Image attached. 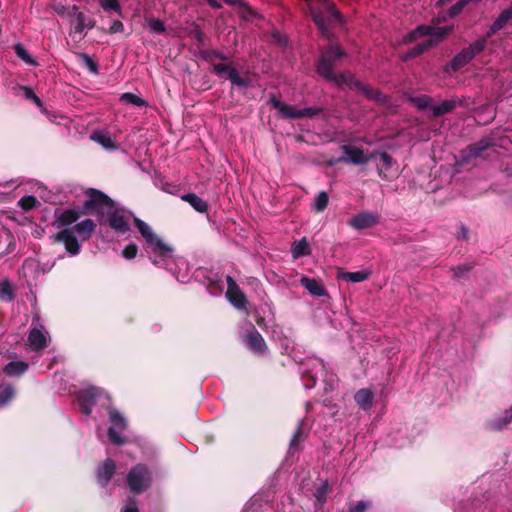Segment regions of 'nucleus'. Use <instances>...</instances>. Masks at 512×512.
<instances>
[{
    "label": "nucleus",
    "mask_w": 512,
    "mask_h": 512,
    "mask_svg": "<svg viewBox=\"0 0 512 512\" xmlns=\"http://www.w3.org/2000/svg\"><path fill=\"white\" fill-rule=\"evenodd\" d=\"M329 41L328 45L320 48L319 56L315 60V71L325 81L341 87L351 73L336 72L335 68L341 64L347 53L337 42H334V39Z\"/></svg>",
    "instance_id": "nucleus-1"
},
{
    "label": "nucleus",
    "mask_w": 512,
    "mask_h": 512,
    "mask_svg": "<svg viewBox=\"0 0 512 512\" xmlns=\"http://www.w3.org/2000/svg\"><path fill=\"white\" fill-rule=\"evenodd\" d=\"M306 5L321 36L327 40H333L335 38L333 28L336 25H345V19L335 3L330 0H307Z\"/></svg>",
    "instance_id": "nucleus-2"
},
{
    "label": "nucleus",
    "mask_w": 512,
    "mask_h": 512,
    "mask_svg": "<svg viewBox=\"0 0 512 512\" xmlns=\"http://www.w3.org/2000/svg\"><path fill=\"white\" fill-rule=\"evenodd\" d=\"M134 224L139 230L141 236L145 239L148 248L159 258H169L174 251L173 247L163 242V240L155 234L149 225L140 218H134Z\"/></svg>",
    "instance_id": "nucleus-3"
},
{
    "label": "nucleus",
    "mask_w": 512,
    "mask_h": 512,
    "mask_svg": "<svg viewBox=\"0 0 512 512\" xmlns=\"http://www.w3.org/2000/svg\"><path fill=\"white\" fill-rule=\"evenodd\" d=\"M151 472L144 464H137L130 469L126 482L130 491L134 494H141L151 486Z\"/></svg>",
    "instance_id": "nucleus-4"
},
{
    "label": "nucleus",
    "mask_w": 512,
    "mask_h": 512,
    "mask_svg": "<svg viewBox=\"0 0 512 512\" xmlns=\"http://www.w3.org/2000/svg\"><path fill=\"white\" fill-rule=\"evenodd\" d=\"M85 195L87 200L82 207L86 215L93 213L103 214L105 208L112 209L115 206L114 200L98 189L89 188L85 191Z\"/></svg>",
    "instance_id": "nucleus-5"
},
{
    "label": "nucleus",
    "mask_w": 512,
    "mask_h": 512,
    "mask_svg": "<svg viewBox=\"0 0 512 512\" xmlns=\"http://www.w3.org/2000/svg\"><path fill=\"white\" fill-rule=\"evenodd\" d=\"M212 72L224 79H229L232 85L247 88L252 86V80L248 76H241L238 70L225 63L212 64Z\"/></svg>",
    "instance_id": "nucleus-6"
},
{
    "label": "nucleus",
    "mask_w": 512,
    "mask_h": 512,
    "mask_svg": "<svg viewBox=\"0 0 512 512\" xmlns=\"http://www.w3.org/2000/svg\"><path fill=\"white\" fill-rule=\"evenodd\" d=\"M109 420L112 426L108 428V438L114 445L120 446L126 443V439L117 431L125 430L127 428V421L124 416L115 408H110L108 411Z\"/></svg>",
    "instance_id": "nucleus-7"
},
{
    "label": "nucleus",
    "mask_w": 512,
    "mask_h": 512,
    "mask_svg": "<svg viewBox=\"0 0 512 512\" xmlns=\"http://www.w3.org/2000/svg\"><path fill=\"white\" fill-rule=\"evenodd\" d=\"M104 395L105 392L101 388L94 386L80 390L77 394L80 411L85 415H90L97 400Z\"/></svg>",
    "instance_id": "nucleus-8"
},
{
    "label": "nucleus",
    "mask_w": 512,
    "mask_h": 512,
    "mask_svg": "<svg viewBox=\"0 0 512 512\" xmlns=\"http://www.w3.org/2000/svg\"><path fill=\"white\" fill-rule=\"evenodd\" d=\"M347 77L348 78L344 80V85L348 86L350 89L360 91L367 99L377 103L386 102V97L378 89L364 84L352 73Z\"/></svg>",
    "instance_id": "nucleus-9"
},
{
    "label": "nucleus",
    "mask_w": 512,
    "mask_h": 512,
    "mask_svg": "<svg viewBox=\"0 0 512 512\" xmlns=\"http://www.w3.org/2000/svg\"><path fill=\"white\" fill-rule=\"evenodd\" d=\"M493 146L492 139L483 138L473 144L468 145L464 150L461 151V162L468 164L472 159L480 158L483 153Z\"/></svg>",
    "instance_id": "nucleus-10"
},
{
    "label": "nucleus",
    "mask_w": 512,
    "mask_h": 512,
    "mask_svg": "<svg viewBox=\"0 0 512 512\" xmlns=\"http://www.w3.org/2000/svg\"><path fill=\"white\" fill-rule=\"evenodd\" d=\"M243 341L249 347V349L259 355H264L267 351V345L263 336L259 331L250 324L243 335Z\"/></svg>",
    "instance_id": "nucleus-11"
},
{
    "label": "nucleus",
    "mask_w": 512,
    "mask_h": 512,
    "mask_svg": "<svg viewBox=\"0 0 512 512\" xmlns=\"http://www.w3.org/2000/svg\"><path fill=\"white\" fill-rule=\"evenodd\" d=\"M227 282V292L226 297L231 302V304L237 309H246L248 300L245 294L242 292L240 287L237 285L236 281L228 275L226 277Z\"/></svg>",
    "instance_id": "nucleus-12"
},
{
    "label": "nucleus",
    "mask_w": 512,
    "mask_h": 512,
    "mask_svg": "<svg viewBox=\"0 0 512 512\" xmlns=\"http://www.w3.org/2000/svg\"><path fill=\"white\" fill-rule=\"evenodd\" d=\"M54 242L63 243L66 252L75 256L80 253L81 246L71 228H64L54 235Z\"/></svg>",
    "instance_id": "nucleus-13"
},
{
    "label": "nucleus",
    "mask_w": 512,
    "mask_h": 512,
    "mask_svg": "<svg viewBox=\"0 0 512 512\" xmlns=\"http://www.w3.org/2000/svg\"><path fill=\"white\" fill-rule=\"evenodd\" d=\"M342 151L345 154V156L339 158V162H349L354 165L366 164L371 158H374L376 156V154L374 153L367 156L364 154L362 148L351 145H343Z\"/></svg>",
    "instance_id": "nucleus-14"
},
{
    "label": "nucleus",
    "mask_w": 512,
    "mask_h": 512,
    "mask_svg": "<svg viewBox=\"0 0 512 512\" xmlns=\"http://www.w3.org/2000/svg\"><path fill=\"white\" fill-rule=\"evenodd\" d=\"M375 154L376 156H379V162L377 164L378 175L385 180H390L396 177L397 169H393L396 162L393 160L392 156L387 152H379Z\"/></svg>",
    "instance_id": "nucleus-15"
},
{
    "label": "nucleus",
    "mask_w": 512,
    "mask_h": 512,
    "mask_svg": "<svg viewBox=\"0 0 512 512\" xmlns=\"http://www.w3.org/2000/svg\"><path fill=\"white\" fill-rule=\"evenodd\" d=\"M379 216L373 212L362 211L353 216L349 221L348 225L357 230H363L371 228L378 224Z\"/></svg>",
    "instance_id": "nucleus-16"
},
{
    "label": "nucleus",
    "mask_w": 512,
    "mask_h": 512,
    "mask_svg": "<svg viewBox=\"0 0 512 512\" xmlns=\"http://www.w3.org/2000/svg\"><path fill=\"white\" fill-rule=\"evenodd\" d=\"M107 223L109 227L116 232L126 233L130 226L123 209H113L107 212Z\"/></svg>",
    "instance_id": "nucleus-17"
},
{
    "label": "nucleus",
    "mask_w": 512,
    "mask_h": 512,
    "mask_svg": "<svg viewBox=\"0 0 512 512\" xmlns=\"http://www.w3.org/2000/svg\"><path fill=\"white\" fill-rule=\"evenodd\" d=\"M472 59L471 53L464 48L445 65L444 72L448 74L458 72Z\"/></svg>",
    "instance_id": "nucleus-18"
},
{
    "label": "nucleus",
    "mask_w": 512,
    "mask_h": 512,
    "mask_svg": "<svg viewBox=\"0 0 512 512\" xmlns=\"http://www.w3.org/2000/svg\"><path fill=\"white\" fill-rule=\"evenodd\" d=\"M116 472L115 461L107 458L97 469V480L102 486H106Z\"/></svg>",
    "instance_id": "nucleus-19"
},
{
    "label": "nucleus",
    "mask_w": 512,
    "mask_h": 512,
    "mask_svg": "<svg viewBox=\"0 0 512 512\" xmlns=\"http://www.w3.org/2000/svg\"><path fill=\"white\" fill-rule=\"evenodd\" d=\"M82 215H86L82 206H75L73 208L63 210L57 216V222L61 226H69L75 223Z\"/></svg>",
    "instance_id": "nucleus-20"
},
{
    "label": "nucleus",
    "mask_w": 512,
    "mask_h": 512,
    "mask_svg": "<svg viewBox=\"0 0 512 512\" xmlns=\"http://www.w3.org/2000/svg\"><path fill=\"white\" fill-rule=\"evenodd\" d=\"M28 345L33 351H41L47 346V338L45 334L38 328H32L27 338Z\"/></svg>",
    "instance_id": "nucleus-21"
},
{
    "label": "nucleus",
    "mask_w": 512,
    "mask_h": 512,
    "mask_svg": "<svg viewBox=\"0 0 512 512\" xmlns=\"http://www.w3.org/2000/svg\"><path fill=\"white\" fill-rule=\"evenodd\" d=\"M512 423V416L509 410H505L504 415L501 418L489 419L485 422L484 427L486 430L491 432H499L504 430L509 424Z\"/></svg>",
    "instance_id": "nucleus-22"
},
{
    "label": "nucleus",
    "mask_w": 512,
    "mask_h": 512,
    "mask_svg": "<svg viewBox=\"0 0 512 512\" xmlns=\"http://www.w3.org/2000/svg\"><path fill=\"white\" fill-rule=\"evenodd\" d=\"M300 283L313 296L321 297L326 295V290L324 286L319 280L315 278L302 276L300 279Z\"/></svg>",
    "instance_id": "nucleus-23"
},
{
    "label": "nucleus",
    "mask_w": 512,
    "mask_h": 512,
    "mask_svg": "<svg viewBox=\"0 0 512 512\" xmlns=\"http://www.w3.org/2000/svg\"><path fill=\"white\" fill-rule=\"evenodd\" d=\"M29 369V364L25 361H11L3 367V373L9 377H19L25 374Z\"/></svg>",
    "instance_id": "nucleus-24"
},
{
    "label": "nucleus",
    "mask_w": 512,
    "mask_h": 512,
    "mask_svg": "<svg viewBox=\"0 0 512 512\" xmlns=\"http://www.w3.org/2000/svg\"><path fill=\"white\" fill-rule=\"evenodd\" d=\"M96 224L92 219H84L79 223H76L73 228H71L74 233H77L83 240H88L93 232L95 231Z\"/></svg>",
    "instance_id": "nucleus-25"
},
{
    "label": "nucleus",
    "mask_w": 512,
    "mask_h": 512,
    "mask_svg": "<svg viewBox=\"0 0 512 512\" xmlns=\"http://www.w3.org/2000/svg\"><path fill=\"white\" fill-rule=\"evenodd\" d=\"M435 42L433 39H427L425 42L419 43L412 48L408 49L407 52L402 57L403 60L407 61L413 58H416L423 53H425L428 49L435 46Z\"/></svg>",
    "instance_id": "nucleus-26"
},
{
    "label": "nucleus",
    "mask_w": 512,
    "mask_h": 512,
    "mask_svg": "<svg viewBox=\"0 0 512 512\" xmlns=\"http://www.w3.org/2000/svg\"><path fill=\"white\" fill-rule=\"evenodd\" d=\"M181 199L187 202L193 209L199 213H205L208 211V203L200 198L195 193H187L181 196Z\"/></svg>",
    "instance_id": "nucleus-27"
},
{
    "label": "nucleus",
    "mask_w": 512,
    "mask_h": 512,
    "mask_svg": "<svg viewBox=\"0 0 512 512\" xmlns=\"http://www.w3.org/2000/svg\"><path fill=\"white\" fill-rule=\"evenodd\" d=\"M96 21L83 12H78L74 22V32L82 33L84 29H92Z\"/></svg>",
    "instance_id": "nucleus-28"
},
{
    "label": "nucleus",
    "mask_w": 512,
    "mask_h": 512,
    "mask_svg": "<svg viewBox=\"0 0 512 512\" xmlns=\"http://www.w3.org/2000/svg\"><path fill=\"white\" fill-rule=\"evenodd\" d=\"M458 105H462V102L456 99L444 100L439 105L432 107L434 117H440L444 114L452 112Z\"/></svg>",
    "instance_id": "nucleus-29"
},
{
    "label": "nucleus",
    "mask_w": 512,
    "mask_h": 512,
    "mask_svg": "<svg viewBox=\"0 0 512 512\" xmlns=\"http://www.w3.org/2000/svg\"><path fill=\"white\" fill-rule=\"evenodd\" d=\"M373 398L374 394L369 389H360L354 395L355 402L363 410H367L372 406Z\"/></svg>",
    "instance_id": "nucleus-30"
},
{
    "label": "nucleus",
    "mask_w": 512,
    "mask_h": 512,
    "mask_svg": "<svg viewBox=\"0 0 512 512\" xmlns=\"http://www.w3.org/2000/svg\"><path fill=\"white\" fill-rule=\"evenodd\" d=\"M90 138L107 150H116L118 148L116 142L107 133L102 131L93 132Z\"/></svg>",
    "instance_id": "nucleus-31"
},
{
    "label": "nucleus",
    "mask_w": 512,
    "mask_h": 512,
    "mask_svg": "<svg viewBox=\"0 0 512 512\" xmlns=\"http://www.w3.org/2000/svg\"><path fill=\"white\" fill-rule=\"evenodd\" d=\"M307 438V433L304 431L302 422H299L297 429L292 435V438L289 443V452L293 453L299 450L300 444L304 442Z\"/></svg>",
    "instance_id": "nucleus-32"
},
{
    "label": "nucleus",
    "mask_w": 512,
    "mask_h": 512,
    "mask_svg": "<svg viewBox=\"0 0 512 512\" xmlns=\"http://www.w3.org/2000/svg\"><path fill=\"white\" fill-rule=\"evenodd\" d=\"M238 14L244 21L247 22H252L255 19L261 18V15L244 0L238 6Z\"/></svg>",
    "instance_id": "nucleus-33"
},
{
    "label": "nucleus",
    "mask_w": 512,
    "mask_h": 512,
    "mask_svg": "<svg viewBox=\"0 0 512 512\" xmlns=\"http://www.w3.org/2000/svg\"><path fill=\"white\" fill-rule=\"evenodd\" d=\"M292 256L297 259L311 254V249L306 238L295 241L291 247Z\"/></svg>",
    "instance_id": "nucleus-34"
},
{
    "label": "nucleus",
    "mask_w": 512,
    "mask_h": 512,
    "mask_svg": "<svg viewBox=\"0 0 512 512\" xmlns=\"http://www.w3.org/2000/svg\"><path fill=\"white\" fill-rule=\"evenodd\" d=\"M511 18L512 16L509 14V12L503 10L491 24L489 31L487 33V37H491L499 30H501L509 22Z\"/></svg>",
    "instance_id": "nucleus-35"
},
{
    "label": "nucleus",
    "mask_w": 512,
    "mask_h": 512,
    "mask_svg": "<svg viewBox=\"0 0 512 512\" xmlns=\"http://www.w3.org/2000/svg\"><path fill=\"white\" fill-rule=\"evenodd\" d=\"M331 491L330 487H329V484H328V481L325 480L323 481L316 489H315V492H314V497H315V507L316 508H321L323 507V505L325 504L326 502V499H327V495L328 493Z\"/></svg>",
    "instance_id": "nucleus-36"
},
{
    "label": "nucleus",
    "mask_w": 512,
    "mask_h": 512,
    "mask_svg": "<svg viewBox=\"0 0 512 512\" xmlns=\"http://www.w3.org/2000/svg\"><path fill=\"white\" fill-rule=\"evenodd\" d=\"M370 272L367 270H359L355 272H341L339 274V278L351 282V283H358L365 281L369 278Z\"/></svg>",
    "instance_id": "nucleus-37"
},
{
    "label": "nucleus",
    "mask_w": 512,
    "mask_h": 512,
    "mask_svg": "<svg viewBox=\"0 0 512 512\" xmlns=\"http://www.w3.org/2000/svg\"><path fill=\"white\" fill-rule=\"evenodd\" d=\"M14 52L18 58H20L26 64L35 66L37 65V61L28 53L25 47L21 43H17L14 45Z\"/></svg>",
    "instance_id": "nucleus-38"
},
{
    "label": "nucleus",
    "mask_w": 512,
    "mask_h": 512,
    "mask_svg": "<svg viewBox=\"0 0 512 512\" xmlns=\"http://www.w3.org/2000/svg\"><path fill=\"white\" fill-rule=\"evenodd\" d=\"M15 395V389L11 384H0V405L8 403Z\"/></svg>",
    "instance_id": "nucleus-39"
},
{
    "label": "nucleus",
    "mask_w": 512,
    "mask_h": 512,
    "mask_svg": "<svg viewBox=\"0 0 512 512\" xmlns=\"http://www.w3.org/2000/svg\"><path fill=\"white\" fill-rule=\"evenodd\" d=\"M120 100L124 103L131 104L138 107H146L147 102L142 98L133 93L127 92L123 93L120 97Z\"/></svg>",
    "instance_id": "nucleus-40"
},
{
    "label": "nucleus",
    "mask_w": 512,
    "mask_h": 512,
    "mask_svg": "<svg viewBox=\"0 0 512 512\" xmlns=\"http://www.w3.org/2000/svg\"><path fill=\"white\" fill-rule=\"evenodd\" d=\"M487 38V35L485 37L479 38L471 45H469V47L465 48L468 52L471 53L472 58L484 51L487 44Z\"/></svg>",
    "instance_id": "nucleus-41"
},
{
    "label": "nucleus",
    "mask_w": 512,
    "mask_h": 512,
    "mask_svg": "<svg viewBox=\"0 0 512 512\" xmlns=\"http://www.w3.org/2000/svg\"><path fill=\"white\" fill-rule=\"evenodd\" d=\"M100 6L105 12L113 11L119 16H123V10L118 0H100Z\"/></svg>",
    "instance_id": "nucleus-42"
},
{
    "label": "nucleus",
    "mask_w": 512,
    "mask_h": 512,
    "mask_svg": "<svg viewBox=\"0 0 512 512\" xmlns=\"http://www.w3.org/2000/svg\"><path fill=\"white\" fill-rule=\"evenodd\" d=\"M200 56L206 62H212L214 59H219L221 61L228 60V57L225 54L215 49L201 51Z\"/></svg>",
    "instance_id": "nucleus-43"
},
{
    "label": "nucleus",
    "mask_w": 512,
    "mask_h": 512,
    "mask_svg": "<svg viewBox=\"0 0 512 512\" xmlns=\"http://www.w3.org/2000/svg\"><path fill=\"white\" fill-rule=\"evenodd\" d=\"M15 298L12 285L8 281L0 283V299L6 302H11Z\"/></svg>",
    "instance_id": "nucleus-44"
},
{
    "label": "nucleus",
    "mask_w": 512,
    "mask_h": 512,
    "mask_svg": "<svg viewBox=\"0 0 512 512\" xmlns=\"http://www.w3.org/2000/svg\"><path fill=\"white\" fill-rule=\"evenodd\" d=\"M18 205L24 210V211H29L37 206L40 205V202L38 201V199L33 196V195H28V196H24L22 197L19 201H18Z\"/></svg>",
    "instance_id": "nucleus-45"
},
{
    "label": "nucleus",
    "mask_w": 512,
    "mask_h": 512,
    "mask_svg": "<svg viewBox=\"0 0 512 512\" xmlns=\"http://www.w3.org/2000/svg\"><path fill=\"white\" fill-rule=\"evenodd\" d=\"M472 269V265L468 263L460 264L451 268L452 277L456 280L464 278Z\"/></svg>",
    "instance_id": "nucleus-46"
},
{
    "label": "nucleus",
    "mask_w": 512,
    "mask_h": 512,
    "mask_svg": "<svg viewBox=\"0 0 512 512\" xmlns=\"http://www.w3.org/2000/svg\"><path fill=\"white\" fill-rule=\"evenodd\" d=\"M329 202L328 194L325 191H321L315 198L314 209L316 212L324 211Z\"/></svg>",
    "instance_id": "nucleus-47"
},
{
    "label": "nucleus",
    "mask_w": 512,
    "mask_h": 512,
    "mask_svg": "<svg viewBox=\"0 0 512 512\" xmlns=\"http://www.w3.org/2000/svg\"><path fill=\"white\" fill-rule=\"evenodd\" d=\"M452 31L451 27H434V32H432V36L429 39H433L435 42V46L441 42L445 37Z\"/></svg>",
    "instance_id": "nucleus-48"
},
{
    "label": "nucleus",
    "mask_w": 512,
    "mask_h": 512,
    "mask_svg": "<svg viewBox=\"0 0 512 512\" xmlns=\"http://www.w3.org/2000/svg\"><path fill=\"white\" fill-rule=\"evenodd\" d=\"M469 3L467 2V0H459L457 1L455 4H453L447 11V15L450 17V18H454L456 16H458L459 14L462 13V11L464 10V8L468 5Z\"/></svg>",
    "instance_id": "nucleus-49"
},
{
    "label": "nucleus",
    "mask_w": 512,
    "mask_h": 512,
    "mask_svg": "<svg viewBox=\"0 0 512 512\" xmlns=\"http://www.w3.org/2000/svg\"><path fill=\"white\" fill-rule=\"evenodd\" d=\"M84 66L93 74H98V64L86 53L79 54Z\"/></svg>",
    "instance_id": "nucleus-50"
},
{
    "label": "nucleus",
    "mask_w": 512,
    "mask_h": 512,
    "mask_svg": "<svg viewBox=\"0 0 512 512\" xmlns=\"http://www.w3.org/2000/svg\"><path fill=\"white\" fill-rule=\"evenodd\" d=\"M411 101L417 108H419L421 110L428 108L432 103L431 97H429L427 95H421L418 97H414L411 99Z\"/></svg>",
    "instance_id": "nucleus-51"
},
{
    "label": "nucleus",
    "mask_w": 512,
    "mask_h": 512,
    "mask_svg": "<svg viewBox=\"0 0 512 512\" xmlns=\"http://www.w3.org/2000/svg\"><path fill=\"white\" fill-rule=\"evenodd\" d=\"M22 90L24 92V96H25L26 99L31 100L38 107H42L43 106L42 100L34 93V91H33V89L31 87L23 86Z\"/></svg>",
    "instance_id": "nucleus-52"
},
{
    "label": "nucleus",
    "mask_w": 512,
    "mask_h": 512,
    "mask_svg": "<svg viewBox=\"0 0 512 512\" xmlns=\"http://www.w3.org/2000/svg\"><path fill=\"white\" fill-rule=\"evenodd\" d=\"M148 26L152 31H154L155 33H158V34H162L166 31L165 24L160 19H155V18L149 19Z\"/></svg>",
    "instance_id": "nucleus-53"
},
{
    "label": "nucleus",
    "mask_w": 512,
    "mask_h": 512,
    "mask_svg": "<svg viewBox=\"0 0 512 512\" xmlns=\"http://www.w3.org/2000/svg\"><path fill=\"white\" fill-rule=\"evenodd\" d=\"M138 246L135 243H129L122 250V256L128 260H131L137 256Z\"/></svg>",
    "instance_id": "nucleus-54"
},
{
    "label": "nucleus",
    "mask_w": 512,
    "mask_h": 512,
    "mask_svg": "<svg viewBox=\"0 0 512 512\" xmlns=\"http://www.w3.org/2000/svg\"><path fill=\"white\" fill-rule=\"evenodd\" d=\"M322 112H323V108L307 107L304 109H300L298 115H300V118H305V117L311 118V117L321 114Z\"/></svg>",
    "instance_id": "nucleus-55"
},
{
    "label": "nucleus",
    "mask_w": 512,
    "mask_h": 512,
    "mask_svg": "<svg viewBox=\"0 0 512 512\" xmlns=\"http://www.w3.org/2000/svg\"><path fill=\"white\" fill-rule=\"evenodd\" d=\"M371 506L370 502L361 500L356 503H350L348 507L349 512H365Z\"/></svg>",
    "instance_id": "nucleus-56"
},
{
    "label": "nucleus",
    "mask_w": 512,
    "mask_h": 512,
    "mask_svg": "<svg viewBox=\"0 0 512 512\" xmlns=\"http://www.w3.org/2000/svg\"><path fill=\"white\" fill-rule=\"evenodd\" d=\"M299 110L300 109H296L294 106H291V105L287 104V109L283 108L280 113H281L282 117H284V118L300 119V115H298L299 114Z\"/></svg>",
    "instance_id": "nucleus-57"
},
{
    "label": "nucleus",
    "mask_w": 512,
    "mask_h": 512,
    "mask_svg": "<svg viewBox=\"0 0 512 512\" xmlns=\"http://www.w3.org/2000/svg\"><path fill=\"white\" fill-rule=\"evenodd\" d=\"M302 379L304 381V386L307 389H312L316 386L317 378L312 375L310 372H304L302 375Z\"/></svg>",
    "instance_id": "nucleus-58"
},
{
    "label": "nucleus",
    "mask_w": 512,
    "mask_h": 512,
    "mask_svg": "<svg viewBox=\"0 0 512 512\" xmlns=\"http://www.w3.org/2000/svg\"><path fill=\"white\" fill-rule=\"evenodd\" d=\"M416 33L419 35V37H430L432 36V32H434V27L430 25H419L415 28Z\"/></svg>",
    "instance_id": "nucleus-59"
},
{
    "label": "nucleus",
    "mask_w": 512,
    "mask_h": 512,
    "mask_svg": "<svg viewBox=\"0 0 512 512\" xmlns=\"http://www.w3.org/2000/svg\"><path fill=\"white\" fill-rule=\"evenodd\" d=\"M107 32L109 34L122 33L124 32V24L120 20H114Z\"/></svg>",
    "instance_id": "nucleus-60"
},
{
    "label": "nucleus",
    "mask_w": 512,
    "mask_h": 512,
    "mask_svg": "<svg viewBox=\"0 0 512 512\" xmlns=\"http://www.w3.org/2000/svg\"><path fill=\"white\" fill-rule=\"evenodd\" d=\"M269 102L275 109L279 110V112H281L283 108L287 109V104L281 102L276 96H272Z\"/></svg>",
    "instance_id": "nucleus-61"
},
{
    "label": "nucleus",
    "mask_w": 512,
    "mask_h": 512,
    "mask_svg": "<svg viewBox=\"0 0 512 512\" xmlns=\"http://www.w3.org/2000/svg\"><path fill=\"white\" fill-rule=\"evenodd\" d=\"M418 38H420V37L416 33V30L414 29V30L410 31L409 33H407L404 36L403 40H404L405 43H411V42L416 41Z\"/></svg>",
    "instance_id": "nucleus-62"
},
{
    "label": "nucleus",
    "mask_w": 512,
    "mask_h": 512,
    "mask_svg": "<svg viewBox=\"0 0 512 512\" xmlns=\"http://www.w3.org/2000/svg\"><path fill=\"white\" fill-rule=\"evenodd\" d=\"M457 237H458L459 239H462V240H465V241H467V240H468V238H469V237H468V229H467V227H466V226H464L463 224H461V225L459 226V232H458Z\"/></svg>",
    "instance_id": "nucleus-63"
},
{
    "label": "nucleus",
    "mask_w": 512,
    "mask_h": 512,
    "mask_svg": "<svg viewBox=\"0 0 512 512\" xmlns=\"http://www.w3.org/2000/svg\"><path fill=\"white\" fill-rule=\"evenodd\" d=\"M122 512H139L138 511V508H137V505H136V502L135 501H130V503H128L126 505V507L123 509Z\"/></svg>",
    "instance_id": "nucleus-64"
}]
</instances>
